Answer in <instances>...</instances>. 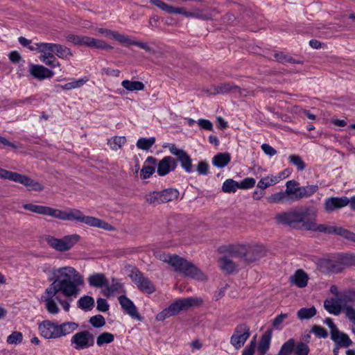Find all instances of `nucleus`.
<instances>
[{
    "mask_svg": "<svg viewBox=\"0 0 355 355\" xmlns=\"http://www.w3.org/2000/svg\"><path fill=\"white\" fill-rule=\"evenodd\" d=\"M47 279L51 282L45 289L41 297L47 312L56 315L60 312L56 301L62 306L65 311L70 309V301L62 300L60 294L67 299L77 297L80 293V287L85 284L83 276L73 267L66 266L63 267L49 268L44 270Z\"/></svg>",
    "mask_w": 355,
    "mask_h": 355,
    "instance_id": "1",
    "label": "nucleus"
},
{
    "mask_svg": "<svg viewBox=\"0 0 355 355\" xmlns=\"http://www.w3.org/2000/svg\"><path fill=\"white\" fill-rule=\"evenodd\" d=\"M316 216V211H311L306 207H298L277 214L275 218L279 223L292 227L322 232L325 231V225L318 224Z\"/></svg>",
    "mask_w": 355,
    "mask_h": 355,
    "instance_id": "2",
    "label": "nucleus"
},
{
    "mask_svg": "<svg viewBox=\"0 0 355 355\" xmlns=\"http://www.w3.org/2000/svg\"><path fill=\"white\" fill-rule=\"evenodd\" d=\"M53 218L63 220L76 221L105 230H114V227L107 222L96 217L85 216L82 211L76 209H68L67 210L55 209Z\"/></svg>",
    "mask_w": 355,
    "mask_h": 355,
    "instance_id": "3",
    "label": "nucleus"
},
{
    "mask_svg": "<svg viewBox=\"0 0 355 355\" xmlns=\"http://www.w3.org/2000/svg\"><path fill=\"white\" fill-rule=\"evenodd\" d=\"M78 327V323L72 321L60 324L56 321L46 320L39 324L38 329L44 338L56 339L72 334Z\"/></svg>",
    "mask_w": 355,
    "mask_h": 355,
    "instance_id": "4",
    "label": "nucleus"
},
{
    "mask_svg": "<svg viewBox=\"0 0 355 355\" xmlns=\"http://www.w3.org/2000/svg\"><path fill=\"white\" fill-rule=\"evenodd\" d=\"M157 257L159 260L169 263L175 270L180 271L187 276L198 280H203L205 278L202 271L195 265L178 255L160 253L157 255Z\"/></svg>",
    "mask_w": 355,
    "mask_h": 355,
    "instance_id": "5",
    "label": "nucleus"
},
{
    "mask_svg": "<svg viewBox=\"0 0 355 355\" xmlns=\"http://www.w3.org/2000/svg\"><path fill=\"white\" fill-rule=\"evenodd\" d=\"M202 300L200 297H191L182 299H178L164 309L156 315V320L163 321L166 318L177 315L182 310L187 309L193 306H198L202 304Z\"/></svg>",
    "mask_w": 355,
    "mask_h": 355,
    "instance_id": "6",
    "label": "nucleus"
},
{
    "mask_svg": "<svg viewBox=\"0 0 355 355\" xmlns=\"http://www.w3.org/2000/svg\"><path fill=\"white\" fill-rule=\"evenodd\" d=\"M227 252L232 257L242 258L245 261L251 263L261 257L262 250L259 246L237 244L229 245Z\"/></svg>",
    "mask_w": 355,
    "mask_h": 355,
    "instance_id": "7",
    "label": "nucleus"
},
{
    "mask_svg": "<svg viewBox=\"0 0 355 355\" xmlns=\"http://www.w3.org/2000/svg\"><path fill=\"white\" fill-rule=\"evenodd\" d=\"M0 178L21 184L30 191H41L44 189L42 184L31 179L30 177L3 168H0Z\"/></svg>",
    "mask_w": 355,
    "mask_h": 355,
    "instance_id": "8",
    "label": "nucleus"
},
{
    "mask_svg": "<svg viewBox=\"0 0 355 355\" xmlns=\"http://www.w3.org/2000/svg\"><path fill=\"white\" fill-rule=\"evenodd\" d=\"M80 236L76 234L64 236L61 239L54 236H48L46 241L54 250L59 252H65L71 249L80 240Z\"/></svg>",
    "mask_w": 355,
    "mask_h": 355,
    "instance_id": "9",
    "label": "nucleus"
},
{
    "mask_svg": "<svg viewBox=\"0 0 355 355\" xmlns=\"http://www.w3.org/2000/svg\"><path fill=\"white\" fill-rule=\"evenodd\" d=\"M69 42H72L76 45H83L91 48H96L100 49H112V47L101 40L95 39L94 37L78 35H69L67 37Z\"/></svg>",
    "mask_w": 355,
    "mask_h": 355,
    "instance_id": "10",
    "label": "nucleus"
},
{
    "mask_svg": "<svg viewBox=\"0 0 355 355\" xmlns=\"http://www.w3.org/2000/svg\"><path fill=\"white\" fill-rule=\"evenodd\" d=\"M70 344L76 350L85 349L94 345V337L87 330L81 331L73 335Z\"/></svg>",
    "mask_w": 355,
    "mask_h": 355,
    "instance_id": "11",
    "label": "nucleus"
},
{
    "mask_svg": "<svg viewBox=\"0 0 355 355\" xmlns=\"http://www.w3.org/2000/svg\"><path fill=\"white\" fill-rule=\"evenodd\" d=\"M250 336V327L245 323L238 324L230 338V344L235 349L241 348Z\"/></svg>",
    "mask_w": 355,
    "mask_h": 355,
    "instance_id": "12",
    "label": "nucleus"
},
{
    "mask_svg": "<svg viewBox=\"0 0 355 355\" xmlns=\"http://www.w3.org/2000/svg\"><path fill=\"white\" fill-rule=\"evenodd\" d=\"M132 282L137 285L138 288L147 293H153L155 288L151 281L137 269H133L130 274Z\"/></svg>",
    "mask_w": 355,
    "mask_h": 355,
    "instance_id": "13",
    "label": "nucleus"
},
{
    "mask_svg": "<svg viewBox=\"0 0 355 355\" xmlns=\"http://www.w3.org/2000/svg\"><path fill=\"white\" fill-rule=\"evenodd\" d=\"M318 267L324 272H339L345 268L339 256L334 259H320L318 262Z\"/></svg>",
    "mask_w": 355,
    "mask_h": 355,
    "instance_id": "14",
    "label": "nucleus"
},
{
    "mask_svg": "<svg viewBox=\"0 0 355 355\" xmlns=\"http://www.w3.org/2000/svg\"><path fill=\"white\" fill-rule=\"evenodd\" d=\"M348 301V297L345 296L340 298H329L324 302V307L329 313L338 315L343 307L345 303Z\"/></svg>",
    "mask_w": 355,
    "mask_h": 355,
    "instance_id": "15",
    "label": "nucleus"
},
{
    "mask_svg": "<svg viewBox=\"0 0 355 355\" xmlns=\"http://www.w3.org/2000/svg\"><path fill=\"white\" fill-rule=\"evenodd\" d=\"M348 205L349 202L347 196L330 197L326 198L324 201V208L327 213H331Z\"/></svg>",
    "mask_w": 355,
    "mask_h": 355,
    "instance_id": "16",
    "label": "nucleus"
},
{
    "mask_svg": "<svg viewBox=\"0 0 355 355\" xmlns=\"http://www.w3.org/2000/svg\"><path fill=\"white\" fill-rule=\"evenodd\" d=\"M177 165V162L173 157L165 156L157 163V173L159 176H165L175 171Z\"/></svg>",
    "mask_w": 355,
    "mask_h": 355,
    "instance_id": "17",
    "label": "nucleus"
},
{
    "mask_svg": "<svg viewBox=\"0 0 355 355\" xmlns=\"http://www.w3.org/2000/svg\"><path fill=\"white\" fill-rule=\"evenodd\" d=\"M179 15L186 17H192L202 20L211 19L214 17L213 11L207 9L202 10L198 8H194L191 11H188L184 8H180Z\"/></svg>",
    "mask_w": 355,
    "mask_h": 355,
    "instance_id": "18",
    "label": "nucleus"
},
{
    "mask_svg": "<svg viewBox=\"0 0 355 355\" xmlns=\"http://www.w3.org/2000/svg\"><path fill=\"white\" fill-rule=\"evenodd\" d=\"M118 299L121 308L128 315L133 319L141 320L136 306L130 299L123 295H120Z\"/></svg>",
    "mask_w": 355,
    "mask_h": 355,
    "instance_id": "19",
    "label": "nucleus"
},
{
    "mask_svg": "<svg viewBox=\"0 0 355 355\" xmlns=\"http://www.w3.org/2000/svg\"><path fill=\"white\" fill-rule=\"evenodd\" d=\"M288 176L286 171L278 173L276 175H268L262 178L257 183V187L261 190H265L269 187L275 185L281 180L285 179Z\"/></svg>",
    "mask_w": 355,
    "mask_h": 355,
    "instance_id": "20",
    "label": "nucleus"
},
{
    "mask_svg": "<svg viewBox=\"0 0 355 355\" xmlns=\"http://www.w3.org/2000/svg\"><path fill=\"white\" fill-rule=\"evenodd\" d=\"M102 294L109 297L117 294H121L125 293L123 285L116 279H112L111 283L107 282L105 288L101 291Z\"/></svg>",
    "mask_w": 355,
    "mask_h": 355,
    "instance_id": "21",
    "label": "nucleus"
},
{
    "mask_svg": "<svg viewBox=\"0 0 355 355\" xmlns=\"http://www.w3.org/2000/svg\"><path fill=\"white\" fill-rule=\"evenodd\" d=\"M29 72L34 78L39 80L51 78L54 75L53 71L39 64H32L30 67Z\"/></svg>",
    "mask_w": 355,
    "mask_h": 355,
    "instance_id": "22",
    "label": "nucleus"
},
{
    "mask_svg": "<svg viewBox=\"0 0 355 355\" xmlns=\"http://www.w3.org/2000/svg\"><path fill=\"white\" fill-rule=\"evenodd\" d=\"M157 159L149 156L144 162V164L140 171V177L143 180L149 178L155 171Z\"/></svg>",
    "mask_w": 355,
    "mask_h": 355,
    "instance_id": "23",
    "label": "nucleus"
},
{
    "mask_svg": "<svg viewBox=\"0 0 355 355\" xmlns=\"http://www.w3.org/2000/svg\"><path fill=\"white\" fill-rule=\"evenodd\" d=\"M331 339L336 345L341 347H348L352 344V341L349 336L339 329L334 330V332H331Z\"/></svg>",
    "mask_w": 355,
    "mask_h": 355,
    "instance_id": "24",
    "label": "nucleus"
},
{
    "mask_svg": "<svg viewBox=\"0 0 355 355\" xmlns=\"http://www.w3.org/2000/svg\"><path fill=\"white\" fill-rule=\"evenodd\" d=\"M23 207L33 213L53 217L55 209L42 205H37L31 203L23 205Z\"/></svg>",
    "mask_w": 355,
    "mask_h": 355,
    "instance_id": "25",
    "label": "nucleus"
},
{
    "mask_svg": "<svg viewBox=\"0 0 355 355\" xmlns=\"http://www.w3.org/2000/svg\"><path fill=\"white\" fill-rule=\"evenodd\" d=\"M308 281V275L302 269L297 270L295 273L290 277V282L298 288H304L306 286Z\"/></svg>",
    "mask_w": 355,
    "mask_h": 355,
    "instance_id": "26",
    "label": "nucleus"
},
{
    "mask_svg": "<svg viewBox=\"0 0 355 355\" xmlns=\"http://www.w3.org/2000/svg\"><path fill=\"white\" fill-rule=\"evenodd\" d=\"M87 281L91 287L104 289L107 285V279L103 273L95 272L88 277Z\"/></svg>",
    "mask_w": 355,
    "mask_h": 355,
    "instance_id": "27",
    "label": "nucleus"
},
{
    "mask_svg": "<svg viewBox=\"0 0 355 355\" xmlns=\"http://www.w3.org/2000/svg\"><path fill=\"white\" fill-rule=\"evenodd\" d=\"M322 232L329 234L334 233L336 234L343 236V238L349 241L355 242V233L351 232L349 230L340 227H328L325 225V231H323Z\"/></svg>",
    "mask_w": 355,
    "mask_h": 355,
    "instance_id": "28",
    "label": "nucleus"
},
{
    "mask_svg": "<svg viewBox=\"0 0 355 355\" xmlns=\"http://www.w3.org/2000/svg\"><path fill=\"white\" fill-rule=\"evenodd\" d=\"M272 339V331L268 330L261 336L257 347L258 355H265L268 351Z\"/></svg>",
    "mask_w": 355,
    "mask_h": 355,
    "instance_id": "29",
    "label": "nucleus"
},
{
    "mask_svg": "<svg viewBox=\"0 0 355 355\" xmlns=\"http://www.w3.org/2000/svg\"><path fill=\"white\" fill-rule=\"evenodd\" d=\"M285 193L289 200L297 201L299 183L295 180H289L286 184Z\"/></svg>",
    "mask_w": 355,
    "mask_h": 355,
    "instance_id": "30",
    "label": "nucleus"
},
{
    "mask_svg": "<svg viewBox=\"0 0 355 355\" xmlns=\"http://www.w3.org/2000/svg\"><path fill=\"white\" fill-rule=\"evenodd\" d=\"M231 160V156L228 153H219L214 156L212 164L217 168H224Z\"/></svg>",
    "mask_w": 355,
    "mask_h": 355,
    "instance_id": "31",
    "label": "nucleus"
},
{
    "mask_svg": "<svg viewBox=\"0 0 355 355\" xmlns=\"http://www.w3.org/2000/svg\"><path fill=\"white\" fill-rule=\"evenodd\" d=\"M318 189L319 187L317 184H307L300 187L298 189L297 200L312 196L318 191Z\"/></svg>",
    "mask_w": 355,
    "mask_h": 355,
    "instance_id": "32",
    "label": "nucleus"
},
{
    "mask_svg": "<svg viewBox=\"0 0 355 355\" xmlns=\"http://www.w3.org/2000/svg\"><path fill=\"white\" fill-rule=\"evenodd\" d=\"M53 51L58 58L69 60L72 56L71 50L61 44L53 43Z\"/></svg>",
    "mask_w": 355,
    "mask_h": 355,
    "instance_id": "33",
    "label": "nucleus"
},
{
    "mask_svg": "<svg viewBox=\"0 0 355 355\" xmlns=\"http://www.w3.org/2000/svg\"><path fill=\"white\" fill-rule=\"evenodd\" d=\"M150 3L169 14H179L180 7H174L168 5L162 0H150Z\"/></svg>",
    "mask_w": 355,
    "mask_h": 355,
    "instance_id": "34",
    "label": "nucleus"
},
{
    "mask_svg": "<svg viewBox=\"0 0 355 355\" xmlns=\"http://www.w3.org/2000/svg\"><path fill=\"white\" fill-rule=\"evenodd\" d=\"M121 86L128 92L141 91L144 89V84L137 80H124L121 82Z\"/></svg>",
    "mask_w": 355,
    "mask_h": 355,
    "instance_id": "35",
    "label": "nucleus"
},
{
    "mask_svg": "<svg viewBox=\"0 0 355 355\" xmlns=\"http://www.w3.org/2000/svg\"><path fill=\"white\" fill-rule=\"evenodd\" d=\"M161 198L163 203L173 201L178 198L179 191L173 188H168L160 191Z\"/></svg>",
    "mask_w": 355,
    "mask_h": 355,
    "instance_id": "36",
    "label": "nucleus"
},
{
    "mask_svg": "<svg viewBox=\"0 0 355 355\" xmlns=\"http://www.w3.org/2000/svg\"><path fill=\"white\" fill-rule=\"evenodd\" d=\"M219 261L220 268L228 273L233 272L237 268V265L227 256L221 257Z\"/></svg>",
    "mask_w": 355,
    "mask_h": 355,
    "instance_id": "37",
    "label": "nucleus"
},
{
    "mask_svg": "<svg viewBox=\"0 0 355 355\" xmlns=\"http://www.w3.org/2000/svg\"><path fill=\"white\" fill-rule=\"evenodd\" d=\"M88 80L89 78L87 77H83L78 80H73L72 81L67 83L63 85H58V87L65 90L78 89L83 86L86 83L88 82Z\"/></svg>",
    "mask_w": 355,
    "mask_h": 355,
    "instance_id": "38",
    "label": "nucleus"
},
{
    "mask_svg": "<svg viewBox=\"0 0 355 355\" xmlns=\"http://www.w3.org/2000/svg\"><path fill=\"white\" fill-rule=\"evenodd\" d=\"M94 306V299L89 295H84L78 300V306L84 311H90Z\"/></svg>",
    "mask_w": 355,
    "mask_h": 355,
    "instance_id": "39",
    "label": "nucleus"
},
{
    "mask_svg": "<svg viewBox=\"0 0 355 355\" xmlns=\"http://www.w3.org/2000/svg\"><path fill=\"white\" fill-rule=\"evenodd\" d=\"M182 168L187 173L193 172L192 162L189 155L184 151L178 158Z\"/></svg>",
    "mask_w": 355,
    "mask_h": 355,
    "instance_id": "40",
    "label": "nucleus"
},
{
    "mask_svg": "<svg viewBox=\"0 0 355 355\" xmlns=\"http://www.w3.org/2000/svg\"><path fill=\"white\" fill-rule=\"evenodd\" d=\"M239 189V182L233 179H227L223 183L222 191L225 193H235Z\"/></svg>",
    "mask_w": 355,
    "mask_h": 355,
    "instance_id": "41",
    "label": "nucleus"
},
{
    "mask_svg": "<svg viewBox=\"0 0 355 355\" xmlns=\"http://www.w3.org/2000/svg\"><path fill=\"white\" fill-rule=\"evenodd\" d=\"M155 142V137H141L137 141V147L144 150H149Z\"/></svg>",
    "mask_w": 355,
    "mask_h": 355,
    "instance_id": "42",
    "label": "nucleus"
},
{
    "mask_svg": "<svg viewBox=\"0 0 355 355\" xmlns=\"http://www.w3.org/2000/svg\"><path fill=\"white\" fill-rule=\"evenodd\" d=\"M316 314V309L314 306L310 308H302L297 311V317L300 320H308Z\"/></svg>",
    "mask_w": 355,
    "mask_h": 355,
    "instance_id": "43",
    "label": "nucleus"
},
{
    "mask_svg": "<svg viewBox=\"0 0 355 355\" xmlns=\"http://www.w3.org/2000/svg\"><path fill=\"white\" fill-rule=\"evenodd\" d=\"M294 346L295 341L293 339L291 338L282 345L279 352L276 355H291L294 349Z\"/></svg>",
    "mask_w": 355,
    "mask_h": 355,
    "instance_id": "44",
    "label": "nucleus"
},
{
    "mask_svg": "<svg viewBox=\"0 0 355 355\" xmlns=\"http://www.w3.org/2000/svg\"><path fill=\"white\" fill-rule=\"evenodd\" d=\"M40 53L41 55L40 59L42 61V58H46L53 53V43L41 42Z\"/></svg>",
    "mask_w": 355,
    "mask_h": 355,
    "instance_id": "45",
    "label": "nucleus"
},
{
    "mask_svg": "<svg viewBox=\"0 0 355 355\" xmlns=\"http://www.w3.org/2000/svg\"><path fill=\"white\" fill-rule=\"evenodd\" d=\"M126 142L125 137H114L108 140V145L112 150H118Z\"/></svg>",
    "mask_w": 355,
    "mask_h": 355,
    "instance_id": "46",
    "label": "nucleus"
},
{
    "mask_svg": "<svg viewBox=\"0 0 355 355\" xmlns=\"http://www.w3.org/2000/svg\"><path fill=\"white\" fill-rule=\"evenodd\" d=\"M238 87L230 83H224L218 85L215 88V94H225L230 92L237 90Z\"/></svg>",
    "mask_w": 355,
    "mask_h": 355,
    "instance_id": "47",
    "label": "nucleus"
},
{
    "mask_svg": "<svg viewBox=\"0 0 355 355\" xmlns=\"http://www.w3.org/2000/svg\"><path fill=\"white\" fill-rule=\"evenodd\" d=\"M270 203H280L284 201H289L284 191L273 193L267 198Z\"/></svg>",
    "mask_w": 355,
    "mask_h": 355,
    "instance_id": "48",
    "label": "nucleus"
},
{
    "mask_svg": "<svg viewBox=\"0 0 355 355\" xmlns=\"http://www.w3.org/2000/svg\"><path fill=\"white\" fill-rule=\"evenodd\" d=\"M114 339V336L112 334L109 332H104L97 337L96 344L98 346H102L104 344L111 343Z\"/></svg>",
    "mask_w": 355,
    "mask_h": 355,
    "instance_id": "49",
    "label": "nucleus"
},
{
    "mask_svg": "<svg viewBox=\"0 0 355 355\" xmlns=\"http://www.w3.org/2000/svg\"><path fill=\"white\" fill-rule=\"evenodd\" d=\"M146 200L147 202L153 205H158L163 203L161 198L160 191L150 192L146 196Z\"/></svg>",
    "mask_w": 355,
    "mask_h": 355,
    "instance_id": "50",
    "label": "nucleus"
},
{
    "mask_svg": "<svg viewBox=\"0 0 355 355\" xmlns=\"http://www.w3.org/2000/svg\"><path fill=\"white\" fill-rule=\"evenodd\" d=\"M23 334L19 331H13L7 337V343L10 345H17L22 342Z\"/></svg>",
    "mask_w": 355,
    "mask_h": 355,
    "instance_id": "51",
    "label": "nucleus"
},
{
    "mask_svg": "<svg viewBox=\"0 0 355 355\" xmlns=\"http://www.w3.org/2000/svg\"><path fill=\"white\" fill-rule=\"evenodd\" d=\"M288 159L292 164L296 166L298 171H302L305 168V164L299 155H291Z\"/></svg>",
    "mask_w": 355,
    "mask_h": 355,
    "instance_id": "52",
    "label": "nucleus"
},
{
    "mask_svg": "<svg viewBox=\"0 0 355 355\" xmlns=\"http://www.w3.org/2000/svg\"><path fill=\"white\" fill-rule=\"evenodd\" d=\"M341 259V263H343L344 267L349 266L355 265V254H341L338 255Z\"/></svg>",
    "mask_w": 355,
    "mask_h": 355,
    "instance_id": "53",
    "label": "nucleus"
},
{
    "mask_svg": "<svg viewBox=\"0 0 355 355\" xmlns=\"http://www.w3.org/2000/svg\"><path fill=\"white\" fill-rule=\"evenodd\" d=\"M347 318L354 324H355V308L352 306L347 305L346 303L343 305V309Z\"/></svg>",
    "mask_w": 355,
    "mask_h": 355,
    "instance_id": "54",
    "label": "nucleus"
},
{
    "mask_svg": "<svg viewBox=\"0 0 355 355\" xmlns=\"http://www.w3.org/2000/svg\"><path fill=\"white\" fill-rule=\"evenodd\" d=\"M293 351L295 355H308L309 348L306 344L300 342L295 345Z\"/></svg>",
    "mask_w": 355,
    "mask_h": 355,
    "instance_id": "55",
    "label": "nucleus"
},
{
    "mask_svg": "<svg viewBox=\"0 0 355 355\" xmlns=\"http://www.w3.org/2000/svg\"><path fill=\"white\" fill-rule=\"evenodd\" d=\"M112 39H114L121 44L127 46L132 45V41L128 37L125 35L120 34L117 32L114 31Z\"/></svg>",
    "mask_w": 355,
    "mask_h": 355,
    "instance_id": "56",
    "label": "nucleus"
},
{
    "mask_svg": "<svg viewBox=\"0 0 355 355\" xmlns=\"http://www.w3.org/2000/svg\"><path fill=\"white\" fill-rule=\"evenodd\" d=\"M256 180L253 178H246L239 182L240 189H250L254 187Z\"/></svg>",
    "mask_w": 355,
    "mask_h": 355,
    "instance_id": "57",
    "label": "nucleus"
},
{
    "mask_svg": "<svg viewBox=\"0 0 355 355\" xmlns=\"http://www.w3.org/2000/svg\"><path fill=\"white\" fill-rule=\"evenodd\" d=\"M89 322L95 327H101L105 324L104 318L101 315L92 317L89 320Z\"/></svg>",
    "mask_w": 355,
    "mask_h": 355,
    "instance_id": "58",
    "label": "nucleus"
},
{
    "mask_svg": "<svg viewBox=\"0 0 355 355\" xmlns=\"http://www.w3.org/2000/svg\"><path fill=\"white\" fill-rule=\"evenodd\" d=\"M42 62H44L45 64L51 67H59L60 63L55 58L54 53L51 55L50 56L46 58H42Z\"/></svg>",
    "mask_w": 355,
    "mask_h": 355,
    "instance_id": "59",
    "label": "nucleus"
},
{
    "mask_svg": "<svg viewBox=\"0 0 355 355\" xmlns=\"http://www.w3.org/2000/svg\"><path fill=\"white\" fill-rule=\"evenodd\" d=\"M256 345V338H254L243 349L242 355H254Z\"/></svg>",
    "mask_w": 355,
    "mask_h": 355,
    "instance_id": "60",
    "label": "nucleus"
},
{
    "mask_svg": "<svg viewBox=\"0 0 355 355\" xmlns=\"http://www.w3.org/2000/svg\"><path fill=\"white\" fill-rule=\"evenodd\" d=\"M312 332L319 338H325L328 336L327 330L320 326H314Z\"/></svg>",
    "mask_w": 355,
    "mask_h": 355,
    "instance_id": "61",
    "label": "nucleus"
},
{
    "mask_svg": "<svg viewBox=\"0 0 355 355\" xmlns=\"http://www.w3.org/2000/svg\"><path fill=\"white\" fill-rule=\"evenodd\" d=\"M196 170L199 175H206L208 174L209 165L205 161H201L198 164Z\"/></svg>",
    "mask_w": 355,
    "mask_h": 355,
    "instance_id": "62",
    "label": "nucleus"
},
{
    "mask_svg": "<svg viewBox=\"0 0 355 355\" xmlns=\"http://www.w3.org/2000/svg\"><path fill=\"white\" fill-rule=\"evenodd\" d=\"M274 58L280 62H291L293 59L283 52L275 53Z\"/></svg>",
    "mask_w": 355,
    "mask_h": 355,
    "instance_id": "63",
    "label": "nucleus"
},
{
    "mask_svg": "<svg viewBox=\"0 0 355 355\" xmlns=\"http://www.w3.org/2000/svg\"><path fill=\"white\" fill-rule=\"evenodd\" d=\"M261 148L263 153L270 157H272L277 154V150L268 144H263Z\"/></svg>",
    "mask_w": 355,
    "mask_h": 355,
    "instance_id": "64",
    "label": "nucleus"
}]
</instances>
